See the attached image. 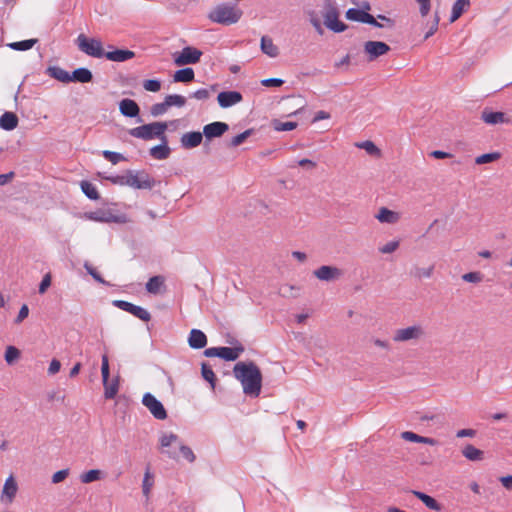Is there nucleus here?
Returning a JSON list of instances; mask_svg holds the SVG:
<instances>
[{
    "label": "nucleus",
    "mask_w": 512,
    "mask_h": 512,
    "mask_svg": "<svg viewBox=\"0 0 512 512\" xmlns=\"http://www.w3.org/2000/svg\"><path fill=\"white\" fill-rule=\"evenodd\" d=\"M234 376L243 386L246 395L257 397L261 392L262 374L254 362H238L233 369Z\"/></svg>",
    "instance_id": "nucleus-1"
},
{
    "label": "nucleus",
    "mask_w": 512,
    "mask_h": 512,
    "mask_svg": "<svg viewBox=\"0 0 512 512\" xmlns=\"http://www.w3.org/2000/svg\"><path fill=\"white\" fill-rule=\"evenodd\" d=\"M243 15V11L237 5L223 3L213 8L208 18L221 25H232L237 23Z\"/></svg>",
    "instance_id": "nucleus-2"
},
{
    "label": "nucleus",
    "mask_w": 512,
    "mask_h": 512,
    "mask_svg": "<svg viewBox=\"0 0 512 512\" xmlns=\"http://www.w3.org/2000/svg\"><path fill=\"white\" fill-rule=\"evenodd\" d=\"M321 14L324 20V25L329 30L335 33L346 31L348 26L339 20L340 11L334 0H324L322 5Z\"/></svg>",
    "instance_id": "nucleus-3"
},
{
    "label": "nucleus",
    "mask_w": 512,
    "mask_h": 512,
    "mask_svg": "<svg viewBox=\"0 0 512 512\" xmlns=\"http://www.w3.org/2000/svg\"><path fill=\"white\" fill-rule=\"evenodd\" d=\"M167 129L166 122H152L132 128L128 133L135 138L142 140H152L154 138L162 139L166 137L165 131Z\"/></svg>",
    "instance_id": "nucleus-4"
},
{
    "label": "nucleus",
    "mask_w": 512,
    "mask_h": 512,
    "mask_svg": "<svg viewBox=\"0 0 512 512\" xmlns=\"http://www.w3.org/2000/svg\"><path fill=\"white\" fill-rule=\"evenodd\" d=\"M426 335L425 329L420 324H415L405 328L396 329L393 333V341L396 343L418 342Z\"/></svg>",
    "instance_id": "nucleus-5"
},
{
    "label": "nucleus",
    "mask_w": 512,
    "mask_h": 512,
    "mask_svg": "<svg viewBox=\"0 0 512 512\" xmlns=\"http://www.w3.org/2000/svg\"><path fill=\"white\" fill-rule=\"evenodd\" d=\"M76 42L78 48L88 56L103 58L105 55L103 44L100 39L88 38L84 34H80L77 37Z\"/></svg>",
    "instance_id": "nucleus-6"
},
{
    "label": "nucleus",
    "mask_w": 512,
    "mask_h": 512,
    "mask_svg": "<svg viewBox=\"0 0 512 512\" xmlns=\"http://www.w3.org/2000/svg\"><path fill=\"white\" fill-rule=\"evenodd\" d=\"M127 186L135 189H152L155 181L145 172L132 170L127 171Z\"/></svg>",
    "instance_id": "nucleus-7"
},
{
    "label": "nucleus",
    "mask_w": 512,
    "mask_h": 512,
    "mask_svg": "<svg viewBox=\"0 0 512 512\" xmlns=\"http://www.w3.org/2000/svg\"><path fill=\"white\" fill-rule=\"evenodd\" d=\"M202 51L195 47H184L180 53L174 56V63L178 66L195 64L200 61Z\"/></svg>",
    "instance_id": "nucleus-8"
},
{
    "label": "nucleus",
    "mask_w": 512,
    "mask_h": 512,
    "mask_svg": "<svg viewBox=\"0 0 512 512\" xmlns=\"http://www.w3.org/2000/svg\"><path fill=\"white\" fill-rule=\"evenodd\" d=\"M345 17L348 20L356 21V22H360V23H366V24L372 25L374 27H378V28L384 27L383 24L379 23L374 16H372L365 10L350 8L346 11Z\"/></svg>",
    "instance_id": "nucleus-9"
},
{
    "label": "nucleus",
    "mask_w": 512,
    "mask_h": 512,
    "mask_svg": "<svg viewBox=\"0 0 512 512\" xmlns=\"http://www.w3.org/2000/svg\"><path fill=\"white\" fill-rule=\"evenodd\" d=\"M142 403L156 419L164 420L167 418L164 406L151 393L144 394Z\"/></svg>",
    "instance_id": "nucleus-10"
},
{
    "label": "nucleus",
    "mask_w": 512,
    "mask_h": 512,
    "mask_svg": "<svg viewBox=\"0 0 512 512\" xmlns=\"http://www.w3.org/2000/svg\"><path fill=\"white\" fill-rule=\"evenodd\" d=\"M363 48L369 61H374L390 51V46L382 41H367L364 43Z\"/></svg>",
    "instance_id": "nucleus-11"
},
{
    "label": "nucleus",
    "mask_w": 512,
    "mask_h": 512,
    "mask_svg": "<svg viewBox=\"0 0 512 512\" xmlns=\"http://www.w3.org/2000/svg\"><path fill=\"white\" fill-rule=\"evenodd\" d=\"M114 306L118 307L119 309L131 313L133 316L139 318L142 321H149L151 319L150 313L137 305H134L130 302L124 301V300H115L113 302Z\"/></svg>",
    "instance_id": "nucleus-12"
},
{
    "label": "nucleus",
    "mask_w": 512,
    "mask_h": 512,
    "mask_svg": "<svg viewBox=\"0 0 512 512\" xmlns=\"http://www.w3.org/2000/svg\"><path fill=\"white\" fill-rule=\"evenodd\" d=\"M314 276L321 281H335L342 277L343 271L335 266L323 265L313 272Z\"/></svg>",
    "instance_id": "nucleus-13"
},
{
    "label": "nucleus",
    "mask_w": 512,
    "mask_h": 512,
    "mask_svg": "<svg viewBox=\"0 0 512 512\" xmlns=\"http://www.w3.org/2000/svg\"><path fill=\"white\" fill-rule=\"evenodd\" d=\"M242 94L238 91H223L217 96L219 105L222 108H228L242 101Z\"/></svg>",
    "instance_id": "nucleus-14"
},
{
    "label": "nucleus",
    "mask_w": 512,
    "mask_h": 512,
    "mask_svg": "<svg viewBox=\"0 0 512 512\" xmlns=\"http://www.w3.org/2000/svg\"><path fill=\"white\" fill-rule=\"evenodd\" d=\"M228 129V124L216 121L204 126L203 135L207 140H210L212 138L221 137Z\"/></svg>",
    "instance_id": "nucleus-15"
},
{
    "label": "nucleus",
    "mask_w": 512,
    "mask_h": 512,
    "mask_svg": "<svg viewBox=\"0 0 512 512\" xmlns=\"http://www.w3.org/2000/svg\"><path fill=\"white\" fill-rule=\"evenodd\" d=\"M18 491V485L13 475H10L4 483L1 499L8 503H11Z\"/></svg>",
    "instance_id": "nucleus-16"
},
{
    "label": "nucleus",
    "mask_w": 512,
    "mask_h": 512,
    "mask_svg": "<svg viewBox=\"0 0 512 512\" xmlns=\"http://www.w3.org/2000/svg\"><path fill=\"white\" fill-rule=\"evenodd\" d=\"M119 111L125 117L135 118L140 113V107L134 100L125 98L119 102Z\"/></svg>",
    "instance_id": "nucleus-17"
},
{
    "label": "nucleus",
    "mask_w": 512,
    "mask_h": 512,
    "mask_svg": "<svg viewBox=\"0 0 512 512\" xmlns=\"http://www.w3.org/2000/svg\"><path fill=\"white\" fill-rule=\"evenodd\" d=\"M203 140V132L193 131L184 133L181 136L180 142L181 146L185 149H193L198 147Z\"/></svg>",
    "instance_id": "nucleus-18"
},
{
    "label": "nucleus",
    "mask_w": 512,
    "mask_h": 512,
    "mask_svg": "<svg viewBox=\"0 0 512 512\" xmlns=\"http://www.w3.org/2000/svg\"><path fill=\"white\" fill-rule=\"evenodd\" d=\"M160 140L161 144L150 148L149 153L154 159L165 160L170 156L171 149L168 146L167 136Z\"/></svg>",
    "instance_id": "nucleus-19"
},
{
    "label": "nucleus",
    "mask_w": 512,
    "mask_h": 512,
    "mask_svg": "<svg viewBox=\"0 0 512 512\" xmlns=\"http://www.w3.org/2000/svg\"><path fill=\"white\" fill-rule=\"evenodd\" d=\"M88 219L101 222V223H118L120 222V217L112 214L110 211L98 210L94 212H90L86 216Z\"/></svg>",
    "instance_id": "nucleus-20"
},
{
    "label": "nucleus",
    "mask_w": 512,
    "mask_h": 512,
    "mask_svg": "<svg viewBox=\"0 0 512 512\" xmlns=\"http://www.w3.org/2000/svg\"><path fill=\"white\" fill-rule=\"evenodd\" d=\"M188 344L193 349H202L207 344V337L203 331L192 329L189 333Z\"/></svg>",
    "instance_id": "nucleus-21"
},
{
    "label": "nucleus",
    "mask_w": 512,
    "mask_h": 512,
    "mask_svg": "<svg viewBox=\"0 0 512 512\" xmlns=\"http://www.w3.org/2000/svg\"><path fill=\"white\" fill-rule=\"evenodd\" d=\"M375 218L380 223L396 224L400 220L401 216L400 213L396 211H392L386 207H381L375 215Z\"/></svg>",
    "instance_id": "nucleus-22"
},
{
    "label": "nucleus",
    "mask_w": 512,
    "mask_h": 512,
    "mask_svg": "<svg viewBox=\"0 0 512 512\" xmlns=\"http://www.w3.org/2000/svg\"><path fill=\"white\" fill-rule=\"evenodd\" d=\"M104 57L113 62H125L135 57V53L128 49H115L105 52Z\"/></svg>",
    "instance_id": "nucleus-23"
},
{
    "label": "nucleus",
    "mask_w": 512,
    "mask_h": 512,
    "mask_svg": "<svg viewBox=\"0 0 512 512\" xmlns=\"http://www.w3.org/2000/svg\"><path fill=\"white\" fill-rule=\"evenodd\" d=\"M481 119L483 120V122H485L486 124H490V125H496V124H500V123H508L509 122L505 113L498 112V111L493 112V111L484 110L481 114Z\"/></svg>",
    "instance_id": "nucleus-24"
},
{
    "label": "nucleus",
    "mask_w": 512,
    "mask_h": 512,
    "mask_svg": "<svg viewBox=\"0 0 512 512\" xmlns=\"http://www.w3.org/2000/svg\"><path fill=\"white\" fill-rule=\"evenodd\" d=\"M401 438L406 441H409V442L422 443V444H427V445H431V446H435L438 444V441L434 438L420 436L411 431L402 432Z\"/></svg>",
    "instance_id": "nucleus-25"
},
{
    "label": "nucleus",
    "mask_w": 512,
    "mask_h": 512,
    "mask_svg": "<svg viewBox=\"0 0 512 512\" xmlns=\"http://www.w3.org/2000/svg\"><path fill=\"white\" fill-rule=\"evenodd\" d=\"M244 351L243 346L237 347H219L218 357L226 361H235Z\"/></svg>",
    "instance_id": "nucleus-26"
},
{
    "label": "nucleus",
    "mask_w": 512,
    "mask_h": 512,
    "mask_svg": "<svg viewBox=\"0 0 512 512\" xmlns=\"http://www.w3.org/2000/svg\"><path fill=\"white\" fill-rule=\"evenodd\" d=\"M19 123L18 116L13 112H4L0 117V127L3 130H14Z\"/></svg>",
    "instance_id": "nucleus-27"
},
{
    "label": "nucleus",
    "mask_w": 512,
    "mask_h": 512,
    "mask_svg": "<svg viewBox=\"0 0 512 512\" xmlns=\"http://www.w3.org/2000/svg\"><path fill=\"white\" fill-rule=\"evenodd\" d=\"M470 5V0H456L452 6L450 23H453L456 20H458L462 16V14L468 10Z\"/></svg>",
    "instance_id": "nucleus-28"
},
{
    "label": "nucleus",
    "mask_w": 512,
    "mask_h": 512,
    "mask_svg": "<svg viewBox=\"0 0 512 512\" xmlns=\"http://www.w3.org/2000/svg\"><path fill=\"white\" fill-rule=\"evenodd\" d=\"M46 73L60 81V82H63V83H69L71 82V74H69V72H67L66 70L62 69L61 67H58V66H50L47 68L46 70Z\"/></svg>",
    "instance_id": "nucleus-29"
},
{
    "label": "nucleus",
    "mask_w": 512,
    "mask_h": 512,
    "mask_svg": "<svg viewBox=\"0 0 512 512\" xmlns=\"http://www.w3.org/2000/svg\"><path fill=\"white\" fill-rule=\"evenodd\" d=\"M93 79L92 72L84 67L77 68L71 74V82L88 83Z\"/></svg>",
    "instance_id": "nucleus-30"
},
{
    "label": "nucleus",
    "mask_w": 512,
    "mask_h": 512,
    "mask_svg": "<svg viewBox=\"0 0 512 512\" xmlns=\"http://www.w3.org/2000/svg\"><path fill=\"white\" fill-rule=\"evenodd\" d=\"M305 15L307 16L309 23L312 25V27L317 32V34L323 35L324 29H323L320 17L318 16V13L316 12V10L315 9H306Z\"/></svg>",
    "instance_id": "nucleus-31"
},
{
    "label": "nucleus",
    "mask_w": 512,
    "mask_h": 512,
    "mask_svg": "<svg viewBox=\"0 0 512 512\" xmlns=\"http://www.w3.org/2000/svg\"><path fill=\"white\" fill-rule=\"evenodd\" d=\"M462 454L470 461H481L484 458V452L471 444L462 449Z\"/></svg>",
    "instance_id": "nucleus-32"
},
{
    "label": "nucleus",
    "mask_w": 512,
    "mask_h": 512,
    "mask_svg": "<svg viewBox=\"0 0 512 512\" xmlns=\"http://www.w3.org/2000/svg\"><path fill=\"white\" fill-rule=\"evenodd\" d=\"M413 495H415L419 500H421L429 509L433 511H440L442 509L441 505L431 496L420 492V491H412Z\"/></svg>",
    "instance_id": "nucleus-33"
},
{
    "label": "nucleus",
    "mask_w": 512,
    "mask_h": 512,
    "mask_svg": "<svg viewBox=\"0 0 512 512\" xmlns=\"http://www.w3.org/2000/svg\"><path fill=\"white\" fill-rule=\"evenodd\" d=\"M261 50L269 57H276L279 54L278 47L274 45L273 40L267 36L261 38Z\"/></svg>",
    "instance_id": "nucleus-34"
},
{
    "label": "nucleus",
    "mask_w": 512,
    "mask_h": 512,
    "mask_svg": "<svg viewBox=\"0 0 512 512\" xmlns=\"http://www.w3.org/2000/svg\"><path fill=\"white\" fill-rule=\"evenodd\" d=\"M194 77H195L194 70L192 68L187 67V68L177 70L173 76V79L175 82L187 83V82L193 81Z\"/></svg>",
    "instance_id": "nucleus-35"
},
{
    "label": "nucleus",
    "mask_w": 512,
    "mask_h": 512,
    "mask_svg": "<svg viewBox=\"0 0 512 512\" xmlns=\"http://www.w3.org/2000/svg\"><path fill=\"white\" fill-rule=\"evenodd\" d=\"M104 386V397L106 399H113L119 390V379L116 377L111 382H109V379L105 382H103Z\"/></svg>",
    "instance_id": "nucleus-36"
},
{
    "label": "nucleus",
    "mask_w": 512,
    "mask_h": 512,
    "mask_svg": "<svg viewBox=\"0 0 512 512\" xmlns=\"http://www.w3.org/2000/svg\"><path fill=\"white\" fill-rule=\"evenodd\" d=\"M434 264L428 266V267H418L415 266L411 270V275L417 279H423V278H430L433 275L434 272Z\"/></svg>",
    "instance_id": "nucleus-37"
},
{
    "label": "nucleus",
    "mask_w": 512,
    "mask_h": 512,
    "mask_svg": "<svg viewBox=\"0 0 512 512\" xmlns=\"http://www.w3.org/2000/svg\"><path fill=\"white\" fill-rule=\"evenodd\" d=\"M164 284V278L162 276H153L146 283V290L149 293L157 294L160 291V288Z\"/></svg>",
    "instance_id": "nucleus-38"
},
{
    "label": "nucleus",
    "mask_w": 512,
    "mask_h": 512,
    "mask_svg": "<svg viewBox=\"0 0 512 512\" xmlns=\"http://www.w3.org/2000/svg\"><path fill=\"white\" fill-rule=\"evenodd\" d=\"M37 39H28L18 42H12L8 44V47L17 51H26L31 49L36 43Z\"/></svg>",
    "instance_id": "nucleus-39"
},
{
    "label": "nucleus",
    "mask_w": 512,
    "mask_h": 512,
    "mask_svg": "<svg viewBox=\"0 0 512 512\" xmlns=\"http://www.w3.org/2000/svg\"><path fill=\"white\" fill-rule=\"evenodd\" d=\"M81 190L82 192L91 200H97L99 199V193L96 189V187L88 182V181H82L81 182Z\"/></svg>",
    "instance_id": "nucleus-40"
},
{
    "label": "nucleus",
    "mask_w": 512,
    "mask_h": 512,
    "mask_svg": "<svg viewBox=\"0 0 512 512\" xmlns=\"http://www.w3.org/2000/svg\"><path fill=\"white\" fill-rule=\"evenodd\" d=\"M102 472L98 469H92L80 475V481L84 484L100 480Z\"/></svg>",
    "instance_id": "nucleus-41"
},
{
    "label": "nucleus",
    "mask_w": 512,
    "mask_h": 512,
    "mask_svg": "<svg viewBox=\"0 0 512 512\" xmlns=\"http://www.w3.org/2000/svg\"><path fill=\"white\" fill-rule=\"evenodd\" d=\"M186 104V98L179 94H171L165 97V105L169 107H183Z\"/></svg>",
    "instance_id": "nucleus-42"
},
{
    "label": "nucleus",
    "mask_w": 512,
    "mask_h": 512,
    "mask_svg": "<svg viewBox=\"0 0 512 512\" xmlns=\"http://www.w3.org/2000/svg\"><path fill=\"white\" fill-rule=\"evenodd\" d=\"M201 374H202V377L211 384L212 388H214L216 376H215L212 368L208 364L202 363Z\"/></svg>",
    "instance_id": "nucleus-43"
},
{
    "label": "nucleus",
    "mask_w": 512,
    "mask_h": 512,
    "mask_svg": "<svg viewBox=\"0 0 512 512\" xmlns=\"http://www.w3.org/2000/svg\"><path fill=\"white\" fill-rule=\"evenodd\" d=\"M500 157H501V154L499 152L486 153V154H482V155L476 157L475 163L477 165L491 163V162L498 160Z\"/></svg>",
    "instance_id": "nucleus-44"
},
{
    "label": "nucleus",
    "mask_w": 512,
    "mask_h": 512,
    "mask_svg": "<svg viewBox=\"0 0 512 512\" xmlns=\"http://www.w3.org/2000/svg\"><path fill=\"white\" fill-rule=\"evenodd\" d=\"M154 484L152 474L149 470H147L144 474V479L142 483V492L143 495L148 499L150 495L151 488Z\"/></svg>",
    "instance_id": "nucleus-45"
},
{
    "label": "nucleus",
    "mask_w": 512,
    "mask_h": 512,
    "mask_svg": "<svg viewBox=\"0 0 512 512\" xmlns=\"http://www.w3.org/2000/svg\"><path fill=\"white\" fill-rule=\"evenodd\" d=\"M297 122H281L279 120H273L272 126L276 131H291L297 127Z\"/></svg>",
    "instance_id": "nucleus-46"
},
{
    "label": "nucleus",
    "mask_w": 512,
    "mask_h": 512,
    "mask_svg": "<svg viewBox=\"0 0 512 512\" xmlns=\"http://www.w3.org/2000/svg\"><path fill=\"white\" fill-rule=\"evenodd\" d=\"M5 361L11 365L13 364L19 357L20 351L18 348L14 346H8L5 351Z\"/></svg>",
    "instance_id": "nucleus-47"
},
{
    "label": "nucleus",
    "mask_w": 512,
    "mask_h": 512,
    "mask_svg": "<svg viewBox=\"0 0 512 512\" xmlns=\"http://www.w3.org/2000/svg\"><path fill=\"white\" fill-rule=\"evenodd\" d=\"M253 133L252 129H247L244 132L234 136L230 141L231 147H237L241 145L249 136H251Z\"/></svg>",
    "instance_id": "nucleus-48"
},
{
    "label": "nucleus",
    "mask_w": 512,
    "mask_h": 512,
    "mask_svg": "<svg viewBox=\"0 0 512 512\" xmlns=\"http://www.w3.org/2000/svg\"><path fill=\"white\" fill-rule=\"evenodd\" d=\"M103 156L105 159H107L114 165L119 163L120 161L125 160V157L122 154H120L118 152L109 151V150L103 151Z\"/></svg>",
    "instance_id": "nucleus-49"
},
{
    "label": "nucleus",
    "mask_w": 512,
    "mask_h": 512,
    "mask_svg": "<svg viewBox=\"0 0 512 512\" xmlns=\"http://www.w3.org/2000/svg\"><path fill=\"white\" fill-rule=\"evenodd\" d=\"M440 22V15L439 12L436 11L433 16V21L431 22V25L429 27V30L424 35V40H427L430 38L437 30Z\"/></svg>",
    "instance_id": "nucleus-50"
},
{
    "label": "nucleus",
    "mask_w": 512,
    "mask_h": 512,
    "mask_svg": "<svg viewBox=\"0 0 512 512\" xmlns=\"http://www.w3.org/2000/svg\"><path fill=\"white\" fill-rule=\"evenodd\" d=\"M356 146L361 149H364L370 155L379 154L380 152L377 146L372 141L369 140L358 143L356 144Z\"/></svg>",
    "instance_id": "nucleus-51"
},
{
    "label": "nucleus",
    "mask_w": 512,
    "mask_h": 512,
    "mask_svg": "<svg viewBox=\"0 0 512 512\" xmlns=\"http://www.w3.org/2000/svg\"><path fill=\"white\" fill-rule=\"evenodd\" d=\"M143 87L149 92H158L161 89V83L156 79H149L143 82Z\"/></svg>",
    "instance_id": "nucleus-52"
},
{
    "label": "nucleus",
    "mask_w": 512,
    "mask_h": 512,
    "mask_svg": "<svg viewBox=\"0 0 512 512\" xmlns=\"http://www.w3.org/2000/svg\"><path fill=\"white\" fill-rule=\"evenodd\" d=\"M211 96V90L207 88H201L195 91L190 95V97L195 98L199 101H206Z\"/></svg>",
    "instance_id": "nucleus-53"
},
{
    "label": "nucleus",
    "mask_w": 512,
    "mask_h": 512,
    "mask_svg": "<svg viewBox=\"0 0 512 512\" xmlns=\"http://www.w3.org/2000/svg\"><path fill=\"white\" fill-rule=\"evenodd\" d=\"M462 279L465 281V282H469V283H479L482 281L483 279V276L480 272H469V273H466L462 276Z\"/></svg>",
    "instance_id": "nucleus-54"
},
{
    "label": "nucleus",
    "mask_w": 512,
    "mask_h": 512,
    "mask_svg": "<svg viewBox=\"0 0 512 512\" xmlns=\"http://www.w3.org/2000/svg\"><path fill=\"white\" fill-rule=\"evenodd\" d=\"M168 109V106L165 105V101L162 103H156L151 106L150 112L154 117L160 116L164 114Z\"/></svg>",
    "instance_id": "nucleus-55"
},
{
    "label": "nucleus",
    "mask_w": 512,
    "mask_h": 512,
    "mask_svg": "<svg viewBox=\"0 0 512 512\" xmlns=\"http://www.w3.org/2000/svg\"><path fill=\"white\" fill-rule=\"evenodd\" d=\"M399 247V241H390L379 248L382 254H390L395 252Z\"/></svg>",
    "instance_id": "nucleus-56"
},
{
    "label": "nucleus",
    "mask_w": 512,
    "mask_h": 512,
    "mask_svg": "<svg viewBox=\"0 0 512 512\" xmlns=\"http://www.w3.org/2000/svg\"><path fill=\"white\" fill-rule=\"evenodd\" d=\"M419 4V12L422 17H426L431 9V0H415Z\"/></svg>",
    "instance_id": "nucleus-57"
},
{
    "label": "nucleus",
    "mask_w": 512,
    "mask_h": 512,
    "mask_svg": "<svg viewBox=\"0 0 512 512\" xmlns=\"http://www.w3.org/2000/svg\"><path fill=\"white\" fill-rule=\"evenodd\" d=\"M101 374H102V381L106 383V381L109 379V361L107 355L102 356V365H101Z\"/></svg>",
    "instance_id": "nucleus-58"
},
{
    "label": "nucleus",
    "mask_w": 512,
    "mask_h": 512,
    "mask_svg": "<svg viewBox=\"0 0 512 512\" xmlns=\"http://www.w3.org/2000/svg\"><path fill=\"white\" fill-rule=\"evenodd\" d=\"M178 439V436L176 434L170 433V434H163L160 438V444L161 447H168L173 442H175Z\"/></svg>",
    "instance_id": "nucleus-59"
},
{
    "label": "nucleus",
    "mask_w": 512,
    "mask_h": 512,
    "mask_svg": "<svg viewBox=\"0 0 512 512\" xmlns=\"http://www.w3.org/2000/svg\"><path fill=\"white\" fill-rule=\"evenodd\" d=\"M69 475V469H62L52 475V483L58 484L64 481Z\"/></svg>",
    "instance_id": "nucleus-60"
},
{
    "label": "nucleus",
    "mask_w": 512,
    "mask_h": 512,
    "mask_svg": "<svg viewBox=\"0 0 512 512\" xmlns=\"http://www.w3.org/2000/svg\"><path fill=\"white\" fill-rule=\"evenodd\" d=\"M29 315V307L23 304L19 310L17 317L14 319L15 324L22 323Z\"/></svg>",
    "instance_id": "nucleus-61"
},
{
    "label": "nucleus",
    "mask_w": 512,
    "mask_h": 512,
    "mask_svg": "<svg viewBox=\"0 0 512 512\" xmlns=\"http://www.w3.org/2000/svg\"><path fill=\"white\" fill-rule=\"evenodd\" d=\"M179 449L183 458H185L189 462L195 461V455L190 447L186 445H180Z\"/></svg>",
    "instance_id": "nucleus-62"
},
{
    "label": "nucleus",
    "mask_w": 512,
    "mask_h": 512,
    "mask_svg": "<svg viewBox=\"0 0 512 512\" xmlns=\"http://www.w3.org/2000/svg\"><path fill=\"white\" fill-rule=\"evenodd\" d=\"M105 179L111 181L113 184L127 186V174L126 175H118V176H108L104 177Z\"/></svg>",
    "instance_id": "nucleus-63"
},
{
    "label": "nucleus",
    "mask_w": 512,
    "mask_h": 512,
    "mask_svg": "<svg viewBox=\"0 0 512 512\" xmlns=\"http://www.w3.org/2000/svg\"><path fill=\"white\" fill-rule=\"evenodd\" d=\"M284 81L280 78H268L261 81V84L265 87H280Z\"/></svg>",
    "instance_id": "nucleus-64"
}]
</instances>
